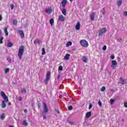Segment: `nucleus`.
Masks as SVG:
<instances>
[{"label": "nucleus", "mask_w": 127, "mask_h": 127, "mask_svg": "<svg viewBox=\"0 0 127 127\" xmlns=\"http://www.w3.org/2000/svg\"><path fill=\"white\" fill-rule=\"evenodd\" d=\"M53 23H54V19L52 18L50 20V24H51V25L52 26H53Z\"/></svg>", "instance_id": "nucleus-23"}, {"label": "nucleus", "mask_w": 127, "mask_h": 127, "mask_svg": "<svg viewBox=\"0 0 127 127\" xmlns=\"http://www.w3.org/2000/svg\"><path fill=\"white\" fill-rule=\"evenodd\" d=\"M7 27H6L4 29V32L5 34V36H7V35H8V32H7Z\"/></svg>", "instance_id": "nucleus-19"}, {"label": "nucleus", "mask_w": 127, "mask_h": 127, "mask_svg": "<svg viewBox=\"0 0 127 127\" xmlns=\"http://www.w3.org/2000/svg\"><path fill=\"white\" fill-rule=\"evenodd\" d=\"M9 72V68H7L5 69V73H8Z\"/></svg>", "instance_id": "nucleus-34"}, {"label": "nucleus", "mask_w": 127, "mask_h": 127, "mask_svg": "<svg viewBox=\"0 0 127 127\" xmlns=\"http://www.w3.org/2000/svg\"><path fill=\"white\" fill-rule=\"evenodd\" d=\"M82 61L84 63H87L88 62V58L86 57V56L82 57Z\"/></svg>", "instance_id": "nucleus-18"}, {"label": "nucleus", "mask_w": 127, "mask_h": 127, "mask_svg": "<svg viewBox=\"0 0 127 127\" xmlns=\"http://www.w3.org/2000/svg\"><path fill=\"white\" fill-rule=\"evenodd\" d=\"M65 20V17L63 16V15H61L59 16V21L62 22V21H64Z\"/></svg>", "instance_id": "nucleus-9"}, {"label": "nucleus", "mask_w": 127, "mask_h": 127, "mask_svg": "<svg viewBox=\"0 0 127 127\" xmlns=\"http://www.w3.org/2000/svg\"><path fill=\"white\" fill-rule=\"evenodd\" d=\"M13 25H15V26H17V20L14 19L13 20Z\"/></svg>", "instance_id": "nucleus-24"}, {"label": "nucleus", "mask_w": 127, "mask_h": 127, "mask_svg": "<svg viewBox=\"0 0 127 127\" xmlns=\"http://www.w3.org/2000/svg\"><path fill=\"white\" fill-rule=\"evenodd\" d=\"M80 45L82 47H88L89 46V43L86 40H81L80 41Z\"/></svg>", "instance_id": "nucleus-3"}, {"label": "nucleus", "mask_w": 127, "mask_h": 127, "mask_svg": "<svg viewBox=\"0 0 127 127\" xmlns=\"http://www.w3.org/2000/svg\"><path fill=\"white\" fill-rule=\"evenodd\" d=\"M43 120H46V119H47V117H46V115H45V114H43Z\"/></svg>", "instance_id": "nucleus-36"}, {"label": "nucleus", "mask_w": 127, "mask_h": 127, "mask_svg": "<svg viewBox=\"0 0 127 127\" xmlns=\"http://www.w3.org/2000/svg\"><path fill=\"white\" fill-rule=\"evenodd\" d=\"M59 70L60 71H62V70H63V66H62V65H60L59 66Z\"/></svg>", "instance_id": "nucleus-32"}, {"label": "nucleus", "mask_w": 127, "mask_h": 127, "mask_svg": "<svg viewBox=\"0 0 127 127\" xmlns=\"http://www.w3.org/2000/svg\"><path fill=\"white\" fill-rule=\"evenodd\" d=\"M2 40H3V37H0V44H2Z\"/></svg>", "instance_id": "nucleus-30"}, {"label": "nucleus", "mask_w": 127, "mask_h": 127, "mask_svg": "<svg viewBox=\"0 0 127 127\" xmlns=\"http://www.w3.org/2000/svg\"><path fill=\"white\" fill-rule=\"evenodd\" d=\"M21 92L22 93H24V94H25V93H26V89H25V88H22L21 89Z\"/></svg>", "instance_id": "nucleus-29"}, {"label": "nucleus", "mask_w": 127, "mask_h": 127, "mask_svg": "<svg viewBox=\"0 0 127 127\" xmlns=\"http://www.w3.org/2000/svg\"><path fill=\"white\" fill-rule=\"evenodd\" d=\"M23 126H25V127H27V126H28V123L26 122V121L24 120L23 122Z\"/></svg>", "instance_id": "nucleus-28"}, {"label": "nucleus", "mask_w": 127, "mask_h": 127, "mask_svg": "<svg viewBox=\"0 0 127 127\" xmlns=\"http://www.w3.org/2000/svg\"><path fill=\"white\" fill-rule=\"evenodd\" d=\"M104 11L102 12V13L103 14V15H105V13H106V11H105V8H103Z\"/></svg>", "instance_id": "nucleus-44"}, {"label": "nucleus", "mask_w": 127, "mask_h": 127, "mask_svg": "<svg viewBox=\"0 0 127 127\" xmlns=\"http://www.w3.org/2000/svg\"><path fill=\"white\" fill-rule=\"evenodd\" d=\"M123 14H124V15L125 16H127V11H124Z\"/></svg>", "instance_id": "nucleus-40"}, {"label": "nucleus", "mask_w": 127, "mask_h": 127, "mask_svg": "<svg viewBox=\"0 0 127 127\" xmlns=\"http://www.w3.org/2000/svg\"><path fill=\"white\" fill-rule=\"evenodd\" d=\"M114 103H115V100L113 99H110L111 105H113V104H114Z\"/></svg>", "instance_id": "nucleus-33"}, {"label": "nucleus", "mask_w": 127, "mask_h": 127, "mask_svg": "<svg viewBox=\"0 0 127 127\" xmlns=\"http://www.w3.org/2000/svg\"><path fill=\"white\" fill-rule=\"evenodd\" d=\"M92 107H93V105L92 104H90L88 109H92Z\"/></svg>", "instance_id": "nucleus-42"}, {"label": "nucleus", "mask_w": 127, "mask_h": 127, "mask_svg": "<svg viewBox=\"0 0 127 127\" xmlns=\"http://www.w3.org/2000/svg\"><path fill=\"white\" fill-rule=\"evenodd\" d=\"M0 95L4 100L2 101L1 108H2V109H4V108H6V104L5 103H7L8 102V97H7V96L5 95V93H4L3 91H1L0 92Z\"/></svg>", "instance_id": "nucleus-1"}, {"label": "nucleus", "mask_w": 127, "mask_h": 127, "mask_svg": "<svg viewBox=\"0 0 127 127\" xmlns=\"http://www.w3.org/2000/svg\"><path fill=\"white\" fill-rule=\"evenodd\" d=\"M18 32H19L21 38H24V33H23V31L20 30L18 31Z\"/></svg>", "instance_id": "nucleus-12"}, {"label": "nucleus", "mask_w": 127, "mask_h": 127, "mask_svg": "<svg viewBox=\"0 0 127 127\" xmlns=\"http://www.w3.org/2000/svg\"><path fill=\"white\" fill-rule=\"evenodd\" d=\"M122 3H123V1H122V0L117 1V5L119 6H121L122 5Z\"/></svg>", "instance_id": "nucleus-21"}, {"label": "nucleus", "mask_w": 127, "mask_h": 127, "mask_svg": "<svg viewBox=\"0 0 127 127\" xmlns=\"http://www.w3.org/2000/svg\"><path fill=\"white\" fill-rule=\"evenodd\" d=\"M118 41H119V42L122 41V39H118Z\"/></svg>", "instance_id": "nucleus-53"}, {"label": "nucleus", "mask_w": 127, "mask_h": 127, "mask_svg": "<svg viewBox=\"0 0 127 127\" xmlns=\"http://www.w3.org/2000/svg\"><path fill=\"white\" fill-rule=\"evenodd\" d=\"M120 81H121V84L122 85H125V84H127L126 79H124L123 77H120Z\"/></svg>", "instance_id": "nucleus-13"}, {"label": "nucleus", "mask_w": 127, "mask_h": 127, "mask_svg": "<svg viewBox=\"0 0 127 127\" xmlns=\"http://www.w3.org/2000/svg\"><path fill=\"white\" fill-rule=\"evenodd\" d=\"M111 92H115L114 91V89H112L111 90Z\"/></svg>", "instance_id": "nucleus-54"}, {"label": "nucleus", "mask_w": 127, "mask_h": 127, "mask_svg": "<svg viewBox=\"0 0 127 127\" xmlns=\"http://www.w3.org/2000/svg\"><path fill=\"white\" fill-rule=\"evenodd\" d=\"M23 53H24V46H21L19 48V51L18 52V57H19V60H21V59H22Z\"/></svg>", "instance_id": "nucleus-2"}, {"label": "nucleus", "mask_w": 127, "mask_h": 127, "mask_svg": "<svg viewBox=\"0 0 127 127\" xmlns=\"http://www.w3.org/2000/svg\"><path fill=\"white\" fill-rule=\"evenodd\" d=\"M60 77H61V75H60V73H59L58 75V79H60Z\"/></svg>", "instance_id": "nucleus-48"}, {"label": "nucleus", "mask_w": 127, "mask_h": 127, "mask_svg": "<svg viewBox=\"0 0 127 127\" xmlns=\"http://www.w3.org/2000/svg\"><path fill=\"white\" fill-rule=\"evenodd\" d=\"M0 118L1 119V120H4V119H5V117H4V113H2L0 116Z\"/></svg>", "instance_id": "nucleus-27"}, {"label": "nucleus", "mask_w": 127, "mask_h": 127, "mask_svg": "<svg viewBox=\"0 0 127 127\" xmlns=\"http://www.w3.org/2000/svg\"><path fill=\"white\" fill-rule=\"evenodd\" d=\"M124 107H125V108H127V102H125L124 103Z\"/></svg>", "instance_id": "nucleus-45"}, {"label": "nucleus", "mask_w": 127, "mask_h": 127, "mask_svg": "<svg viewBox=\"0 0 127 127\" xmlns=\"http://www.w3.org/2000/svg\"><path fill=\"white\" fill-rule=\"evenodd\" d=\"M9 127H13V126L10 125L9 126Z\"/></svg>", "instance_id": "nucleus-55"}, {"label": "nucleus", "mask_w": 127, "mask_h": 127, "mask_svg": "<svg viewBox=\"0 0 127 127\" xmlns=\"http://www.w3.org/2000/svg\"><path fill=\"white\" fill-rule=\"evenodd\" d=\"M98 105L99 107H102V102L100 100L98 101Z\"/></svg>", "instance_id": "nucleus-35"}, {"label": "nucleus", "mask_w": 127, "mask_h": 127, "mask_svg": "<svg viewBox=\"0 0 127 127\" xmlns=\"http://www.w3.org/2000/svg\"><path fill=\"white\" fill-rule=\"evenodd\" d=\"M18 100L19 101H21L22 100V97H19Z\"/></svg>", "instance_id": "nucleus-50"}, {"label": "nucleus", "mask_w": 127, "mask_h": 127, "mask_svg": "<svg viewBox=\"0 0 127 127\" xmlns=\"http://www.w3.org/2000/svg\"><path fill=\"white\" fill-rule=\"evenodd\" d=\"M8 105H9V106H11V102H9Z\"/></svg>", "instance_id": "nucleus-52"}, {"label": "nucleus", "mask_w": 127, "mask_h": 127, "mask_svg": "<svg viewBox=\"0 0 127 127\" xmlns=\"http://www.w3.org/2000/svg\"><path fill=\"white\" fill-rule=\"evenodd\" d=\"M107 32V29L105 28H102V29L99 30V32L98 34L99 36H102L104 33H106Z\"/></svg>", "instance_id": "nucleus-6"}, {"label": "nucleus", "mask_w": 127, "mask_h": 127, "mask_svg": "<svg viewBox=\"0 0 127 127\" xmlns=\"http://www.w3.org/2000/svg\"><path fill=\"white\" fill-rule=\"evenodd\" d=\"M70 54H66L65 56L64 57V60H69L70 58Z\"/></svg>", "instance_id": "nucleus-15"}, {"label": "nucleus", "mask_w": 127, "mask_h": 127, "mask_svg": "<svg viewBox=\"0 0 127 127\" xmlns=\"http://www.w3.org/2000/svg\"><path fill=\"white\" fill-rule=\"evenodd\" d=\"M34 44H36V43H41V41H40L38 39H36V40H34Z\"/></svg>", "instance_id": "nucleus-22"}, {"label": "nucleus", "mask_w": 127, "mask_h": 127, "mask_svg": "<svg viewBox=\"0 0 127 127\" xmlns=\"http://www.w3.org/2000/svg\"><path fill=\"white\" fill-rule=\"evenodd\" d=\"M101 92H105L106 91V87L105 86H103L101 89Z\"/></svg>", "instance_id": "nucleus-31"}, {"label": "nucleus", "mask_w": 127, "mask_h": 127, "mask_svg": "<svg viewBox=\"0 0 127 127\" xmlns=\"http://www.w3.org/2000/svg\"><path fill=\"white\" fill-rule=\"evenodd\" d=\"M103 50H107V46H104L103 47Z\"/></svg>", "instance_id": "nucleus-43"}, {"label": "nucleus", "mask_w": 127, "mask_h": 127, "mask_svg": "<svg viewBox=\"0 0 127 127\" xmlns=\"http://www.w3.org/2000/svg\"><path fill=\"white\" fill-rule=\"evenodd\" d=\"M24 113H27V109L24 110Z\"/></svg>", "instance_id": "nucleus-51"}, {"label": "nucleus", "mask_w": 127, "mask_h": 127, "mask_svg": "<svg viewBox=\"0 0 127 127\" xmlns=\"http://www.w3.org/2000/svg\"><path fill=\"white\" fill-rule=\"evenodd\" d=\"M52 8L51 7H49L48 8L45 9V12L47 13V14H50L52 13Z\"/></svg>", "instance_id": "nucleus-8"}, {"label": "nucleus", "mask_w": 127, "mask_h": 127, "mask_svg": "<svg viewBox=\"0 0 127 127\" xmlns=\"http://www.w3.org/2000/svg\"><path fill=\"white\" fill-rule=\"evenodd\" d=\"M80 27H81V24H80V22H78L75 25V29L76 30H79V29H80Z\"/></svg>", "instance_id": "nucleus-11"}, {"label": "nucleus", "mask_w": 127, "mask_h": 127, "mask_svg": "<svg viewBox=\"0 0 127 127\" xmlns=\"http://www.w3.org/2000/svg\"><path fill=\"white\" fill-rule=\"evenodd\" d=\"M92 116V113L91 112H88L86 113L85 117L86 119H89Z\"/></svg>", "instance_id": "nucleus-14"}, {"label": "nucleus", "mask_w": 127, "mask_h": 127, "mask_svg": "<svg viewBox=\"0 0 127 127\" xmlns=\"http://www.w3.org/2000/svg\"><path fill=\"white\" fill-rule=\"evenodd\" d=\"M50 75H51V72L48 71L47 73L46 79L44 81V83L46 85H47V84H48V82H49V80H50Z\"/></svg>", "instance_id": "nucleus-4"}, {"label": "nucleus", "mask_w": 127, "mask_h": 127, "mask_svg": "<svg viewBox=\"0 0 127 127\" xmlns=\"http://www.w3.org/2000/svg\"><path fill=\"white\" fill-rule=\"evenodd\" d=\"M8 42L7 44V47H11L12 46H13V43H11L9 40H8Z\"/></svg>", "instance_id": "nucleus-16"}, {"label": "nucleus", "mask_w": 127, "mask_h": 127, "mask_svg": "<svg viewBox=\"0 0 127 127\" xmlns=\"http://www.w3.org/2000/svg\"><path fill=\"white\" fill-rule=\"evenodd\" d=\"M38 108L39 109H41V103H38Z\"/></svg>", "instance_id": "nucleus-37"}, {"label": "nucleus", "mask_w": 127, "mask_h": 127, "mask_svg": "<svg viewBox=\"0 0 127 127\" xmlns=\"http://www.w3.org/2000/svg\"><path fill=\"white\" fill-rule=\"evenodd\" d=\"M14 8V5L13 4H11V9H13Z\"/></svg>", "instance_id": "nucleus-41"}, {"label": "nucleus", "mask_w": 127, "mask_h": 127, "mask_svg": "<svg viewBox=\"0 0 127 127\" xmlns=\"http://www.w3.org/2000/svg\"><path fill=\"white\" fill-rule=\"evenodd\" d=\"M55 111L57 113V114H60V112L59 110L56 109Z\"/></svg>", "instance_id": "nucleus-46"}, {"label": "nucleus", "mask_w": 127, "mask_h": 127, "mask_svg": "<svg viewBox=\"0 0 127 127\" xmlns=\"http://www.w3.org/2000/svg\"><path fill=\"white\" fill-rule=\"evenodd\" d=\"M72 45V42L69 41L67 42V43L66 44V47H69V46H71Z\"/></svg>", "instance_id": "nucleus-26"}, {"label": "nucleus", "mask_w": 127, "mask_h": 127, "mask_svg": "<svg viewBox=\"0 0 127 127\" xmlns=\"http://www.w3.org/2000/svg\"><path fill=\"white\" fill-rule=\"evenodd\" d=\"M42 55H45L46 54V52L45 51V48H43L42 50Z\"/></svg>", "instance_id": "nucleus-25"}, {"label": "nucleus", "mask_w": 127, "mask_h": 127, "mask_svg": "<svg viewBox=\"0 0 127 127\" xmlns=\"http://www.w3.org/2000/svg\"><path fill=\"white\" fill-rule=\"evenodd\" d=\"M111 59H115V56L112 55V56H111Z\"/></svg>", "instance_id": "nucleus-49"}, {"label": "nucleus", "mask_w": 127, "mask_h": 127, "mask_svg": "<svg viewBox=\"0 0 127 127\" xmlns=\"http://www.w3.org/2000/svg\"><path fill=\"white\" fill-rule=\"evenodd\" d=\"M91 20L93 21L95 19V13H93L91 15H90Z\"/></svg>", "instance_id": "nucleus-20"}, {"label": "nucleus", "mask_w": 127, "mask_h": 127, "mask_svg": "<svg viewBox=\"0 0 127 127\" xmlns=\"http://www.w3.org/2000/svg\"><path fill=\"white\" fill-rule=\"evenodd\" d=\"M73 109V106H70L68 107V110H69V111H71V110Z\"/></svg>", "instance_id": "nucleus-38"}, {"label": "nucleus", "mask_w": 127, "mask_h": 127, "mask_svg": "<svg viewBox=\"0 0 127 127\" xmlns=\"http://www.w3.org/2000/svg\"><path fill=\"white\" fill-rule=\"evenodd\" d=\"M118 65V63H117V61L114 60L112 62V64L111 65V67L113 68V70H115L116 69V67Z\"/></svg>", "instance_id": "nucleus-7"}, {"label": "nucleus", "mask_w": 127, "mask_h": 127, "mask_svg": "<svg viewBox=\"0 0 127 127\" xmlns=\"http://www.w3.org/2000/svg\"><path fill=\"white\" fill-rule=\"evenodd\" d=\"M2 20V16H1V15L0 14V21H1Z\"/></svg>", "instance_id": "nucleus-47"}, {"label": "nucleus", "mask_w": 127, "mask_h": 127, "mask_svg": "<svg viewBox=\"0 0 127 127\" xmlns=\"http://www.w3.org/2000/svg\"><path fill=\"white\" fill-rule=\"evenodd\" d=\"M7 60L9 63H11V60L10 59H8V58H7Z\"/></svg>", "instance_id": "nucleus-39"}, {"label": "nucleus", "mask_w": 127, "mask_h": 127, "mask_svg": "<svg viewBox=\"0 0 127 127\" xmlns=\"http://www.w3.org/2000/svg\"><path fill=\"white\" fill-rule=\"evenodd\" d=\"M62 12L63 14H64V15H66V14H67V10H66V9H65V8H64L62 10Z\"/></svg>", "instance_id": "nucleus-17"}, {"label": "nucleus", "mask_w": 127, "mask_h": 127, "mask_svg": "<svg viewBox=\"0 0 127 127\" xmlns=\"http://www.w3.org/2000/svg\"><path fill=\"white\" fill-rule=\"evenodd\" d=\"M43 105L44 106V110L42 114L44 115V114H47L48 113V107H47V104L45 102H43Z\"/></svg>", "instance_id": "nucleus-5"}, {"label": "nucleus", "mask_w": 127, "mask_h": 127, "mask_svg": "<svg viewBox=\"0 0 127 127\" xmlns=\"http://www.w3.org/2000/svg\"><path fill=\"white\" fill-rule=\"evenodd\" d=\"M69 1H70V2H72V1H73V0H69Z\"/></svg>", "instance_id": "nucleus-56"}, {"label": "nucleus", "mask_w": 127, "mask_h": 127, "mask_svg": "<svg viewBox=\"0 0 127 127\" xmlns=\"http://www.w3.org/2000/svg\"><path fill=\"white\" fill-rule=\"evenodd\" d=\"M66 4H67V0H63L62 1V5L64 8H65Z\"/></svg>", "instance_id": "nucleus-10"}]
</instances>
